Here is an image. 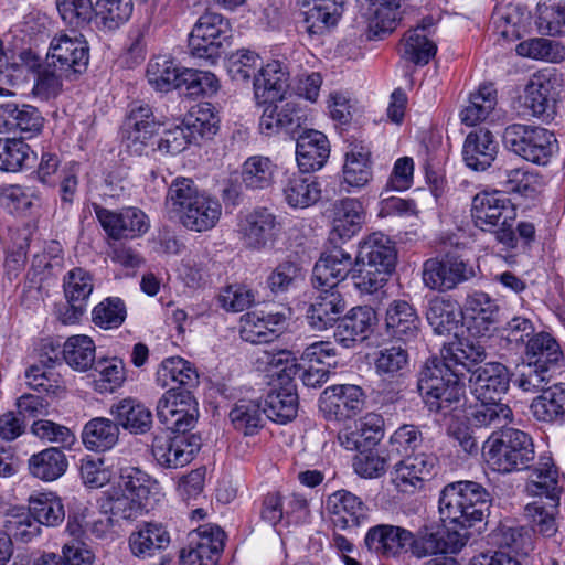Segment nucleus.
<instances>
[{"label":"nucleus","instance_id":"1","mask_svg":"<svg viewBox=\"0 0 565 565\" xmlns=\"http://www.w3.org/2000/svg\"><path fill=\"white\" fill-rule=\"evenodd\" d=\"M487 358L480 341L468 338L445 344L440 358L428 359L419 372L417 388L428 411L443 415L466 402V375Z\"/></svg>","mask_w":565,"mask_h":565},{"label":"nucleus","instance_id":"2","mask_svg":"<svg viewBox=\"0 0 565 565\" xmlns=\"http://www.w3.org/2000/svg\"><path fill=\"white\" fill-rule=\"evenodd\" d=\"M491 493L479 482L461 480L446 484L439 494L438 511L445 524L459 526L463 530L482 522L490 513ZM467 531L441 532L444 554H457L469 540Z\"/></svg>","mask_w":565,"mask_h":565},{"label":"nucleus","instance_id":"3","mask_svg":"<svg viewBox=\"0 0 565 565\" xmlns=\"http://www.w3.org/2000/svg\"><path fill=\"white\" fill-rule=\"evenodd\" d=\"M166 204L178 214L184 227L195 232L213 228L222 213L220 202L201 192L189 178L180 177L172 181L167 192Z\"/></svg>","mask_w":565,"mask_h":565},{"label":"nucleus","instance_id":"4","mask_svg":"<svg viewBox=\"0 0 565 565\" xmlns=\"http://www.w3.org/2000/svg\"><path fill=\"white\" fill-rule=\"evenodd\" d=\"M488 465L500 473H511L531 468L535 459L532 437L516 428L492 433L483 444Z\"/></svg>","mask_w":565,"mask_h":565},{"label":"nucleus","instance_id":"5","mask_svg":"<svg viewBox=\"0 0 565 565\" xmlns=\"http://www.w3.org/2000/svg\"><path fill=\"white\" fill-rule=\"evenodd\" d=\"M527 488L535 494H545L551 501L546 508L541 501L525 507V513L534 532L551 537L556 531L555 510L557 507V469L551 458H541L532 469Z\"/></svg>","mask_w":565,"mask_h":565},{"label":"nucleus","instance_id":"6","mask_svg":"<svg viewBox=\"0 0 565 565\" xmlns=\"http://www.w3.org/2000/svg\"><path fill=\"white\" fill-rule=\"evenodd\" d=\"M502 141L507 149L536 164H546L557 149L554 132L546 128L512 124L505 127Z\"/></svg>","mask_w":565,"mask_h":565},{"label":"nucleus","instance_id":"7","mask_svg":"<svg viewBox=\"0 0 565 565\" xmlns=\"http://www.w3.org/2000/svg\"><path fill=\"white\" fill-rule=\"evenodd\" d=\"M475 276L472 264L455 253L429 258L423 265L424 285L439 292L452 290Z\"/></svg>","mask_w":565,"mask_h":565},{"label":"nucleus","instance_id":"8","mask_svg":"<svg viewBox=\"0 0 565 565\" xmlns=\"http://www.w3.org/2000/svg\"><path fill=\"white\" fill-rule=\"evenodd\" d=\"M199 409L191 391L169 388L157 403V417L172 433H189L198 422Z\"/></svg>","mask_w":565,"mask_h":565},{"label":"nucleus","instance_id":"9","mask_svg":"<svg viewBox=\"0 0 565 565\" xmlns=\"http://www.w3.org/2000/svg\"><path fill=\"white\" fill-rule=\"evenodd\" d=\"M92 206L103 230L113 239H135L143 236L150 228L148 215L138 207L111 211L97 203Z\"/></svg>","mask_w":565,"mask_h":565},{"label":"nucleus","instance_id":"10","mask_svg":"<svg viewBox=\"0 0 565 565\" xmlns=\"http://www.w3.org/2000/svg\"><path fill=\"white\" fill-rule=\"evenodd\" d=\"M160 126L148 104H132L120 128L121 143L130 153L141 156Z\"/></svg>","mask_w":565,"mask_h":565},{"label":"nucleus","instance_id":"11","mask_svg":"<svg viewBox=\"0 0 565 565\" xmlns=\"http://www.w3.org/2000/svg\"><path fill=\"white\" fill-rule=\"evenodd\" d=\"M280 230L281 224L270 210L257 207L241 217L237 233L247 249L263 250L274 246Z\"/></svg>","mask_w":565,"mask_h":565},{"label":"nucleus","instance_id":"12","mask_svg":"<svg viewBox=\"0 0 565 565\" xmlns=\"http://www.w3.org/2000/svg\"><path fill=\"white\" fill-rule=\"evenodd\" d=\"M224 531L204 524L189 534V545L181 550L180 565H215L224 547Z\"/></svg>","mask_w":565,"mask_h":565},{"label":"nucleus","instance_id":"13","mask_svg":"<svg viewBox=\"0 0 565 565\" xmlns=\"http://www.w3.org/2000/svg\"><path fill=\"white\" fill-rule=\"evenodd\" d=\"M259 119V130L265 136L285 134L291 139L307 126L305 110L295 102H267Z\"/></svg>","mask_w":565,"mask_h":565},{"label":"nucleus","instance_id":"14","mask_svg":"<svg viewBox=\"0 0 565 565\" xmlns=\"http://www.w3.org/2000/svg\"><path fill=\"white\" fill-rule=\"evenodd\" d=\"M88 60L87 42L61 32L51 39L44 61L49 66L57 67L70 75H77L86 70Z\"/></svg>","mask_w":565,"mask_h":565},{"label":"nucleus","instance_id":"15","mask_svg":"<svg viewBox=\"0 0 565 565\" xmlns=\"http://www.w3.org/2000/svg\"><path fill=\"white\" fill-rule=\"evenodd\" d=\"M173 436H154L151 451L163 468L177 469L190 463L201 448V438L194 434L173 433Z\"/></svg>","mask_w":565,"mask_h":565},{"label":"nucleus","instance_id":"16","mask_svg":"<svg viewBox=\"0 0 565 565\" xmlns=\"http://www.w3.org/2000/svg\"><path fill=\"white\" fill-rule=\"evenodd\" d=\"M471 216L477 227L492 232L500 224L514 221L515 211L503 192L483 191L472 199Z\"/></svg>","mask_w":565,"mask_h":565},{"label":"nucleus","instance_id":"17","mask_svg":"<svg viewBox=\"0 0 565 565\" xmlns=\"http://www.w3.org/2000/svg\"><path fill=\"white\" fill-rule=\"evenodd\" d=\"M420 324V318L413 303L394 299L387 305L384 331L391 341L408 345L418 338Z\"/></svg>","mask_w":565,"mask_h":565},{"label":"nucleus","instance_id":"18","mask_svg":"<svg viewBox=\"0 0 565 565\" xmlns=\"http://www.w3.org/2000/svg\"><path fill=\"white\" fill-rule=\"evenodd\" d=\"M469 377L471 394L479 402H498L508 392L510 374L499 362L475 365Z\"/></svg>","mask_w":565,"mask_h":565},{"label":"nucleus","instance_id":"19","mask_svg":"<svg viewBox=\"0 0 565 565\" xmlns=\"http://www.w3.org/2000/svg\"><path fill=\"white\" fill-rule=\"evenodd\" d=\"M319 403L324 414L340 420L351 418L363 409L365 394L358 385L337 384L322 392Z\"/></svg>","mask_w":565,"mask_h":565},{"label":"nucleus","instance_id":"20","mask_svg":"<svg viewBox=\"0 0 565 565\" xmlns=\"http://www.w3.org/2000/svg\"><path fill=\"white\" fill-rule=\"evenodd\" d=\"M354 259L342 247L333 245L321 254L312 270L315 288L337 287L347 277H352Z\"/></svg>","mask_w":565,"mask_h":565},{"label":"nucleus","instance_id":"21","mask_svg":"<svg viewBox=\"0 0 565 565\" xmlns=\"http://www.w3.org/2000/svg\"><path fill=\"white\" fill-rule=\"evenodd\" d=\"M406 527L381 523L371 526L363 540L369 553L381 559H399L405 555Z\"/></svg>","mask_w":565,"mask_h":565},{"label":"nucleus","instance_id":"22","mask_svg":"<svg viewBox=\"0 0 565 565\" xmlns=\"http://www.w3.org/2000/svg\"><path fill=\"white\" fill-rule=\"evenodd\" d=\"M384 436V419L375 413H367L338 434L342 447L350 451L373 449Z\"/></svg>","mask_w":565,"mask_h":565},{"label":"nucleus","instance_id":"23","mask_svg":"<svg viewBox=\"0 0 565 565\" xmlns=\"http://www.w3.org/2000/svg\"><path fill=\"white\" fill-rule=\"evenodd\" d=\"M437 465V458L429 454L407 456L394 465L392 482L405 493H413L424 487Z\"/></svg>","mask_w":565,"mask_h":565},{"label":"nucleus","instance_id":"24","mask_svg":"<svg viewBox=\"0 0 565 565\" xmlns=\"http://www.w3.org/2000/svg\"><path fill=\"white\" fill-rule=\"evenodd\" d=\"M285 202L294 209H306L321 198L320 183L310 172L286 170L280 180Z\"/></svg>","mask_w":565,"mask_h":565},{"label":"nucleus","instance_id":"25","mask_svg":"<svg viewBox=\"0 0 565 565\" xmlns=\"http://www.w3.org/2000/svg\"><path fill=\"white\" fill-rule=\"evenodd\" d=\"M465 310L469 333L482 342V339L489 337L495 329L494 324L499 315L497 302L488 294L476 291L467 297ZM472 341L477 342V340ZM481 344L484 347L483 343Z\"/></svg>","mask_w":565,"mask_h":565},{"label":"nucleus","instance_id":"26","mask_svg":"<svg viewBox=\"0 0 565 565\" xmlns=\"http://www.w3.org/2000/svg\"><path fill=\"white\" fill-rule=\"evenodd\" d=\"M375 323L376 312L372 307H353L339 319L334 338L344 348H352L370 337Z\"/></svg>","mask_w":565,"mask_h":565},{"label":"nucleus","instance_id":"27","mask_svg":"<svg viewBox=\"0 0 565 565\" xmlns=\"http://www.w3.org/2000/svg\"><path fill=\"white\" fill-rule=\"evenodd\" d=\"M327 510L331 514L334 527L347 530L358 527L367 519L369 508L354 493L348 490H338L327 500Z\"/></svg>","mask_w":565,"mask_h":565},{"label":"nucleus","instance_id":"28","mask_svg":"<svg viewBox=\"0 0 565 565\" xmlns=\"http://www.w3.org/2000/svg\"><path fill=\"white\" fill-rule=\"evenodd\" d=\"M296 139V160L303 172H312L321 169L329 156L330 143L327 136L306 126L294 138Z\"/></svg>","mask_w":565,"mask_h":565},{"label":"nucleus","instance_id":"29","mask_svg":"<svg viewBox=\"0 0 565 565\" xmlns=\"http://www.w3.org/2000/svg\"><path fill=\"white\" fill-rule=\"evenodd\" d=\"M319 289V294L307 310V319L313 329L321 331L339 321L347 303L337 287Z\"/></svg>","mask_w":565,"mask_h":565},{"label":"nucleus","instance_id":"30","mask_svg":"<svg viewBox=\"0 0 565 565\" xmlns=\"http://www.w3.org/2000/svg\"><path fill=\"white\" fill-rule=\"evenodd\" d=\"M109 414L118 427L132 435H145L153 426V415L149 407L135 397H126L113 404Z\"/></svg>","mask_w":565,"mask_h":565},{"label":"nucleus","instance_id":"31","mask_svg":"<svg viewBox=\"0 0 565 565\" xmlns=\"http://www.w3.org/2000/svg\"><path fill=\"white\" fill-rule=\"evenodd\" d=\"M170 543L171 537L167 529L162 524L152 522L140 525L128 539L131 554L139 559L161 555Z\"/></svg>","mask_w":565,"mask_h":565},{"label":"nucleus","instance_id":"32","mask_svg":"<svg viewBox=\"0 0 565 565\" xmlns=\"http://www.w3.org/2000/svg\"><path fill=\"white\" fill-rule=\"evenodd\" d=\"M402 0H359L369 24V39L382 38L395 30L401 20Z\"/></svg>","mask_w":565,"mask_h":565},{"label":"nucleus","instance_id":"33","mask_svg":"<svg viewBox=\"0 0 565 565\" xmlns=\"http://www.w3.org/2000/svg\"><path fill=\"white\" fill-rule=\"evenodd\" d=\"M254 94L257 102L266 104L284 98L289 87V72L279 61L262 66L254 79Z\"/></svg>","mask_w":565,"mask_h":565},{"label":"nucleus","instance_id":"34","mask_svg":"<svg viewBox=\"0 0 565 565\" xmlns=\"http://www.w3.org/2000/svg\"><path fill=\"white\" fill-rule=\"evenodd\" d=\"M499 143L489 129L471 131L465 140L462 158L468 168L475 171L487 170L498 154Z\"/></svg>","mask_w":565,"mask_h":565},{"label":"nucleus","instance_id":"35","mask_svg":"<svg viewBox=\"0 0 565 565\" xmlns=\"http://www.w3.org/2000/svg\"><path fill=\"white\" fill-rule=\"evenodd\" d=\"M355 258L393 274L397 250L395 243L387 235L375 232L359 243Z\"/></svg>","mask_w":565,"mask_h":565},{"label":"nucleus","instance_id":"36","mask_svg":"<svg viewBox=\"0 0 565 565\" xmlns=\"http://www.w3.org/2000/svg\"><path fill=\"white\" fill-rule=\"evenodd\" d=\"M363 206L355 199H343L333 206L332 230L330 241L345 242L356 235L364 223Z\"/></svg>","mask_w":565,"mask_h":565},{"label":"nucleus","instance_id":"37","mask_svg":"<svg viewBox=\"0 0 565 565\" xmlns=\"http://www.w3.org/2000/svg\"><path fill=\"white\" fill-rule=\"evenodd\" d=\"M554 83L545 74L532 76L525 87V106L532 115L551 119L555 114Z\"/></svg>","mask_w":565,"mask_h":565},{"label":"nucleus","instance_id":"38","mask_svg":"<svg viewBox=\"0 0 565 565\" xmlns=\"http://www.w3.org/2000/svg\"><path fill=\"white\" fill-rule=\"evenodd\" d=\"M343 181L350 188L361 189L372 179L370 147L362 141L352 142L345 153L342 169Z\"/></svg>","mask_w":565,"mask_h":565},{"label":"nucleus","instance_id":"39","mask_svg":"<svg viewBox=\"0 0 565 565\" xmlns=\"http://www.w3.org/2000/svg\"><path fill=\"white\" fill-rule=\"evenodd\" d=\"M279 381L281 386L267 394L265 414L267 418L285 424L297 416L299 402L296 385L287 379Z\"/></svg>","mask_w":565,"mask_h":565},{"label":"nucleus","instance_id":"40","mask_svg":"<svg viewBox=\"0 0 565 565\" xmlns=\"http://www.w3.org/2000/svg\"><path fill=\"white\" fill-rule=\"evenodd\" d=\"M120 429L115 419L95 417L88 420L82 430L84 446L96 452H105L113 449L119 441Z\"/></svg>","mask_w":565,"mask_h":565},{"label":"nucleus","instance_id":"41","mask_svg":"<svg viewBox=\"0 0 565 565\" xmlns=\"http://www.w3.org/2000/svg\"><path fill=\"white\" fill-rule=\"evenodd\" d=\"M441 531L435 524H425L416 532L406 529L405 554L423 559L441 555Z\"/></svg>","mask_w":565,"mask_h":565},{"label":"nucleus","instance_id":"42","mask_svg":"<svg viewBox=\"0 0 565 565\" xmlns=\"http://www.w3.org/2000/svg\"><path fill=\"white\" fill-rule=\"evenodd\" d=\"M408 345L402 343L385 345L374 360L375 372L383 380H399L409 372Z\"/></svg>","mask_w":565,"mask_h":565},{"label":"nucleus","instance_id":"43","mask_svg":"<svg viewBox=\"0 0 565 565\" xmlns=\"http://www.w3.org/2000/svg\"><path fill=\"white\" fill-rule=\"evenodd\" d=\"M531 413L539 422L565 420V384H554L535 397L530 405Z\"/></svg>","mask_w":565,"mask_h":565},{"label":"nucleus","instance_id":"44","mask_svg":"<svg viewBox=\"0 0 565 565\" xmlns=\"http://www.w3.org/2000/svg\"><path fill=\"white\" fill-rule=\"evenodd\" d=\"M228 417L237 431L245 436H253L265 424V407L258 399L242 398L234 404Z\"/></svg>","mask_w":565,"mask_h":565},{"label":"nucleus","instance_id":"45","mask_svg":"<svg viewBox=\"0 0 565 565\" xmlns=\"http://www.w3.org/2000/svg\"><path fill=\"white\" fill-rule=\"evenodd\" d=\"M158 381L161 385L168 386L177 383L179 390L191 391L199 384V374L191 362L180 358L171 356L163 360L157 372Z\"/></svg>","mask_w":565,"mask_h":565},{"label":"nucleus","instance_id":"46","mask_svg":"<svg viewBox=\"0 0 565 565\" xmlns=\"http://www.w3.org/2000/svg\"><path fill=\"white\" fill-rule=\"evenodd\" d=\"M426 318L436 333L444 334L457 328L462 318V311L457 301L435 297L429 300Z\"/></svg>","mask_w":565,"mask_h":565},{"label":"nucleus","instance_id":"47","mask_svg":"<svg viewBox=\"0 0 565 565\" xmlns=\"http://www.w3.org/2000/svg\"><path fill=\"white\" fill-rule=\"evenodd\" d=\"M497 90L492 84H484L471 93L469 103L460 111V120L466 126H476L484 121L497 106Z\"/></svg>","mask_w":565,"mask_h":565},{"label":"nucleus","instance_id":"48","mask_svg":"<svg viewBox=\"0 0 565 565\" xmlns=\"http://www.w3.org/2000/svg\"><path fill=\"white\" fill-rule=\"evenodd\" d=\"M97 502L102 513L121 520L136 519L145 508V500L116 490L103 492Z\"/></svg>","mask_w":565,"mask_h":565},{"label":"nucleus","instance_id":"49","mask_svg":"<svg viewBox=\"0 0 565 565\" xmlns=\"http://www.w3.org/2000/svg\"><path fill=\"white\" fill-rule=\"evenodd\" d=\"M312 3L306 18L307 31L309 34H321L338 23L345 0H312Z\"/></svg>","mask_w":565,"mask_h":565},{"label":"nucleus","instance_id":"50","mask_svg":"<svg viewBox=\"0 0 565 565\" xmlns=\"http://www.w3.org/2000/svg\"><path fill=\"white\" fill-rule=\"evenodd\" d=\"M525 354L530 363L543 364L548 369L555 366L563 356L557 341L546 332L534 334L526 341Z\"/></svg>","mask_w":565,"mask_h":565},{"label":"nucleus","instance_id":"51","mask_svg":"<svg viewBox=\"0 0 565 565\" xmlns=\"http://www.w3.org/2000/svg\"><path fill=\"white\" fill-rule=\"evenodd\" d=\"M132 9L131 0H97L94 13L99 28L114 31L129 20Z\"/></svg>","mask_w":565,"mask_h":565},{"label":"nucleus","instance_id":"52","mask_svg":"<svg viewBox=\"0 0 565 565\" xmlns=\"http://www.w3.org/2000/svg\"><path fill=\"white\" fill-rule=\"evenodd\" d=\"M535 24L544 35L565 33V0H541L536 6Z\"/></svg>","mask_w":565,"mask_h":565},{"label":"nucleus","instance_id":"53","mask_svg":"<svg viewBox=\"0 0 565 565\" xmlns=\"http://www.w3.org/2000/svg\"><path fill=\"white\" fill-rule=\"evenodd\" d=\"M95 343L84 334L70 337L63 345L65 362L74 370L87 371L95 362Z\"/></svg>","mask_w":565,"mask_h":565},{"label":"nucleus","instance_id":"54","mask_svg":"<svg viewBox=\"0 0 565 565\" xmlns=\"http://www.w3.org/2000/svg\"><path fill=\"white\" fill-rule=\"evenodd\" d=\"M275 164L268 157L253 156L243 164L242 183L250 190H264L274 181Z\"/></svg>","mask_w":565,"mask_h":565},{"label":"nucleus","instance_id":"55","mask_svg":"<svg viewBox=\"0 0 565 565\" xmlns=\"http://www.w3.org/2000/svg\"><path fill=\"white\" fill-rule=\"evenodd\" d=\"M177 88L184 90L191 97L211 96L220 89V81L209 71L184 68L181 71L180 84H177Z\"/></svg>","mask_w":565,"mask_h":565},{"label":"nucleus","instance_id":"56","mask_svg":"<svg viewBox=\"0 0 565 565\" xmlns=\"http://www.w3.org/2000/svg\"><path fill=\"white\" fill-rule=\"evenodd\" d=\"M181 71L174 62L166 55L150 60L147 66V78L151 86L161 92H168L180 84Z\"/></svg>","mask_w":565,"mask_h":565},{"label":"nucleus","instance_id":"57","mask_svg":"<svg viewBox=\"0 0 565 565\" xmlns=\"http://www.w3.org/2000/svg\"><path fill=\"white\" fill-rule=\"evenodd\" d=\"M391 275V273L354 258L351 280L354 288L361 294L373 295L386 285Z\"/></svg>","mask_w":565,"mask_h":565},{"label":"nucleus","instance_id":"58","mask_svg":"<svg viewBox=\"0 0 565 565\" xmlns=\"http://www.w3.org/2000/svg\"><path fill=\"white\" fill-rule=\"evenodd\" d=\"M63 290L68 302H77L88 307L94 290L93 275L82 267H75L63 278Z\"/></svg>","mask_w":565,"mask_h":565},{"label":"nucleus","instance_id":"59","mask_svg":"<svg viewBox=\"0 0 565 565\" xmlns=\"http://www.w3.org/2000/svg\"><path fill=\"white\" fill-rule=\"evenodd\" d=\"M512 409L498 402H480V405L471 413V422L477 427L499 429L512 422Z\"/></svg>","mask_w":565,"mask_h":565},{"label":"nucleus","instance_id":"60","mask_svg":"<svg viewBox=\"0 0 565 565\" xmlns=\"http://www.w3.org/2000/svg\"><path fill=\"white\" fill-rule=\"evenodd\" d=\"M156 484V480L137 467L120 468L118 488L126 494L147 501Z\"/></svg>","mask_w":565,"mask_h":565},{"label":"nucleus","instance_id":"61","mask_svg":"<svg viewBox=\"0 0 565 565\" xmlns=\"http://www.w3.org/2000/svg\"><path fill=\"white\" fill-rule=\"evenodd\" d=\"M518 55L533 60L558 62L564 57V47L556 41L533 38L520 42L515 49Z\"/></svg>","mask_w":565,"mask_h":565},{"label":"nucleus","instance_id":"62","mask_svg":"<svg viewBox=\"0 0 565 565\" xmlns=\"http://www.w3.org/2000/svg\"><path fill=\"white\" fill-rule=\"evenodd\" d=\"M262 67L260 56L248 49H241L232 53L227 58V72L235 82L246 83L255 78L256 71Z\"/></svg>","mask_w":565,"mask_h":565},{"label":"nucleus","instance_id":"63","mask_svg":"<svg viewBox=\"0 0 565 565\" xmlns=\"http://www.w3.org/2000/svg\"><path fill=\"white\" fill-rule=\"evenodd\" d=\"M403 51L406 60L417 65H426L436 54L437 46L426 34L418 33V29H412L403 39Z\"/></svg>","mask_w":565,"mask_h":565},{"label":"nucleus","instance_id":"64","mask_svg":"<svg viewBox=\"0 0 565 565\" xmlns=\"http://www.w3.org/2000/svg\"><path fill=\"white\" fill-rule=\"evenodd\" d=\"M93 322L102 329L119 328L126 317L127 310L125 302L118 297H109L99 302L93 309Z\"/></svg>","mask_w":565,"mask_h":565}]
</instances>
